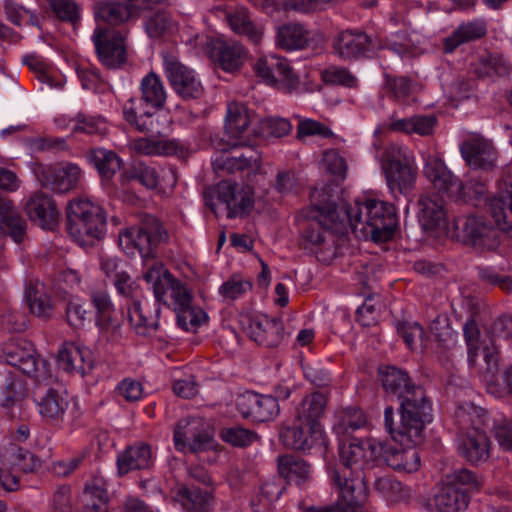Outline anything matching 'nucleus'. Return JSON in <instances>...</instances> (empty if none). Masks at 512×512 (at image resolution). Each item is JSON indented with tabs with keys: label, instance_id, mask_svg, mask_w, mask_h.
Wrapping results in <instances>:
<instances>
[{
	"label": "nucleus",
	"instance_id": "37998d69",
	"mask_svg": "<svg viewBox=\"0 0 512 512\" xmlns=\"http://www.w3.org/2000/svg\"><path fill=\"white\" fill-rule=\"evenodd\" d=\"M160 308L157 307L152 312L148 303L134 301L132 306L128 309V318L131 325L139 334H146L151 330H155L158 326V318Z\"/></svg>",
	"mask_w": 512,
	"mask_h": 512
},
{
	"label": "nucleus",
	"instance_id": "ea45409f",
	"mask_svg": "<svg viewBox=\"0 0 512 512\" xmlns=\"http://www.w3.org/2000/svg\"><path fill=\"white\" fill-rule=\"evenodd\" d=\"M469 498L464 490L443 483V487L433 498L437 512H461L468 507Z\"/></svg>",
	"mask_w": 512,
	"mask_h": 512
},
{
	"label": "nucleus",
	"instance_id": "774afa93",
	"mask_svg": "<svg viewBox=\"0 0 512 512\" xmlns=\"http://www.w3.org/2000/svg\"><path fill=\"white\" fill-rule=\"evenodd\" d=\"M172 27V21L168 14L158 11L150 15L145 21V29L152 38H159Z\"/></svg>",
	"mask_w": 512,
	"mask_h": 512
},
{
	"label": "nucleus",
	"instance_id": "a211bd4d",
	"mask_svg": "<svg viewBox=\"0 0 512 512\" xmlns=\"http://www.w3.org/2000/svg\"><path fill=\"white\" fill-rule=\"evenodd\" d=\"M216 192L218 200L225 205L229 218L242 216L253 208L254 191L249 185L221 181Z\"/></svg>",
	"mask_w": 512,
	"mask_h": 512
},
{
	"label": "nucleus",
	"instance_id": "a19ab883",
	"mask_svg": "<svg viewBox=\"0 0 512 512\" xmlns=\"http://www.w3.org/2000/svg\"><path fill=\"white\" fill-rule=\"evenodd\" d=\"M25 300L30 312L40 318H48L53 313V303L44 292V285L29 281L25 287Z\"/></svg>",
	"mask_w": 512,
	"mask_h": 512
},
{
	"label": "nucleus",
	"instance_id": "4c0bfd02",
	"mask_svg": "<svg viewBox=\"0 0 512 512\" xmlns=\"http://www.w3.org/2000/svg\"><path fill=\"white\" fill-rule=\"evenodd\" d=\"M278 471L288 482H293L297 485L304 484L312 478L311 465L307 461L292 455L278 458Z\"/></svg>",
	"mask_w": 512,
	"mask_h": 512
},
{
	"label": "nucleus",
	"instance_id": "f03ea898",
	"mask_svg": "<svg viewBox=\"0 0 512 512\" xmlns=\"http://www.w3.org/2000/svg\"><path fill=\"white\" fill-rule=\"evenodd\" d=\"M463 335L468 367L483 383L486 392L496 398L512 397V362L504 367L501 373L502 382H499V347L493 342L488 345L482 340L480 328L474 319H469L464 324Z\"/></svg>",
	"mask_w": 512,
	"mask_h": 512
},
{
	"label": "nucleus",
	"instance_id": "f257e3e1",
	"mask_svg": "<svg viewBox=\"0 0 512 512\" xmlns=\"http://www.w3.org/2000/svg\"><path fill=\"white\" fill-rule=\"evenodd\" d=\"M310 201V217L314 221L304 230L303 237L313 246L333 244L335 234H345L348 228L359 239L386 242L398 227L394 207L381 200L363 198L353 204L337 205L323 188L313 190Z\"/></svg>",
	"mask_w": 512,
	"mask_h": 512
},
{
	"label": "nucleus",
	"instance_id": "13d9d810",
	"mask_svg": "<svg viewBox=\"0 0 512 512\" xmlns=\"http://www.w3.org/2000/svg\"><path fill=\"white\" fill-rule=\"evenodd\" d=\"M17 388V377L11 371L0 372V407H9L15 403Z\"/></svg>",
	"mask_w": 512,
	"mask_h": 512
},
{
	"label": "nucleus",
	"instance_id": "7c9ffc66",
	"mask_svg": "<svg viewBox=\"0 0 512 512\" xmlns=\"http://www.w3.org/2000/svg\"><path fill=\"white\" fill-rule=\"evenodd\" d=\"M26 226V221L16 211L12 200L0 197V230L16 243H21L26 235Z\"/></svg>",
	"mask_w": 512,
	"mask_h": 512
},
{
	"label": "nucleus",
	"instance_id": "c85d7f7f",
	"mask_svg": "<svg viewBox=\"0 0 512 512\" xmlns=\"http://www.w3.org/2000/svg\"><path fill=\"white\" fill-rule=\"evenodd\" d=\"M371 47L372 40L361 31H342L336 36L334 41L335 52L343 59L358 58L369 51Z\"/></svg>",
	"mask_w": 512,
	"mask_h": 512
},
{
	"label": "nucleus",
	"instance_id": "6e6d98bb",
	"mask_svg": "<svg viewBox=\"0 0 512 512\" xmlns=\"http://www.w3.org/2000/svg\"><path fill=\"white\" fill-rule=\"evenodd\" d=\"M23 62L32 70L39 81L46 83L51 88L60 87V83L56 81L53 68L48 65L40 56H25Z\"/></svg>",
	"mask_w": 512,
	"mask_h": 512
},
{
	"label": "nucleus",
	"instance_id": "0eeeda50",
	"mask_svg": "<svg viewBox=\"0 0 512 512\" xmlns=\"http://www.w3.org/2000/svg\"><path fill=\"white\" fill-rule=\"evenodd\" d=\"M167 239L166 229L154 217H148L141 226L127 228L119 234V244L124 252L130 256L138 253L143 259L145 271L155 261L157 246Z\"/></svg>",
	"mask_w": 512,
	"mask_h": 512
},
{
	"label": "nucleus",
	"instance_id": "a878e982",
	"mask_svg": "<svg viewBox=\"0 0 512 512\" xmlns=\"http://www.w3.org/2000/svg\"><path fill=\"white\" fill-rule=\"evenodd\" d=\"M403 448L398 449L394 444L381 442L383 448L380 457L388 466L396 471L407 473L415 472L420 467V455L414 448L416 445L400 444Z\"/></svg>",
	"mask_w": 512,
	"mask_h": 512
},
{
	"label": "nucleus",
	"instance_id": "473e14b6",
	"mask_svg": "<svg viewBox=\"0 0 512 512\" xmlns=\"http://www.w3.org/2000/svg\"><path fill=\"white\" fill-rule=\"evenodd\" d=\"M418 205L419 222L425 230H433L445 225L446 212L441 199L430 195H422Z\"/></svg>",
	"mask_w": 512,
	"mask_h": 512
},
{
	"label": "nucleus",
	"instance_id": "412c9836",
	"mask_svg": "<svg viewBox=\"0 0 512 512\" xmlns=\"http://www.w3.org/2000/svg\"><path fill=\"white\" fill-rule=\"evenodd\" d=\"M460 151L466 163L474 169L490 170L495 167L496 150L478 134L470 135L463 141Z\"/></svg>",
	"mask_w": 512,
	"mask_h": 512
},
{
	"label": "nucleus",
	"instance_id": "cd10ccee",
	"mask_svg": "<svg viewBox=\"0 0 512 512\" xmlns=\"http://www.w3.org/2000/svg\"><path fill=\"white\" fill-rule=\"evenodd\" d=\"M488 207L500 229L512 228V179L499 183L497 192L489 199Z\"/></svg>",
	"mask_w": 512,
	"mask_h": 512
},
{
	"label": "nucleus",
	"instance_id": "aec40b11",
	"mask_svg": "<svg viewBox=\"0 0 512 512\" xmlns=\"http://www.w3.org/2000/svg\"><path fill=\"white\" fill-rule=\"evenodd\" d=\"M424 174L433 184L434 188L449 198L452 195H459L463 189L474 188L472 184L463 185L453 173L446 167L444 161L435 156H429L424 166Z\"/></svg>",
	"mask_w": 512,
	"mask_h": 512
},
{
	"label": "nucleus",
	"instance_id": "5fc2aeb1",
	"mask_svg": "<svg viewBox=\"0 0 512 512\" xmlns=\"http://www.w3.org/2000/svg\"><path fill=\"white\" fill-rule=\"evenodd\" d=\"M174 312L177 315V324L185 331L195 330L207 320L206 312L194 306L193 302Z\"/></svg>",
	"mask_w": 512,
	"mask_h": 512
},
{
	"label": "nucleus",
	"instance_id": "de8ad7c7",
	"mask_svg": "<svg viewBox=\"0 0 512 512\" xmlns=\"http://www.w3.org/2000/svg\"><path fill=\"white\" fill-rule=\"evenodd\" d=\"M258 160L257 153L251 148H247L245 152L234 149L233 155L224 153L215 159L214 164L217 168L235 172L257 165Z\"/></svg>",
	"mask_w": 512,
	"mask_h": 512
},
{
	"label": "nucleus",
	"instance_id": "dca6fc26",
	"mask_svg": "<svg viewBox=\"0 0 512 512\" xmlns=\"http://www.w3.org/2000/svg\"><path fill=\"white\" fill-rule=\"evenodd\" d=\"M164 69L175 92L184 99H196L203 94V86L194 71L175 57H164Z\"/></svg>",
	"mask_w": 512,
	"mask_h": 512
},
{
	"label": "nucleus",
	"instance_id": "393cba45",
	"mask_svg": "<svg viewBox=\"0 0 512 512\" xmlns=\"http://www.w3.org/2000/svg\"><path fill=\"white\" fill-rule=\"evenodd\" d=\"M29 219L44 229L52 230L58 223L59 213L54 200L43 193H34L25 203Z\"/></svg>",
	"mask_w": 512,
	"mask_h": 512
},
{
	"label": "nucleus",
	"instance_id": "69168bd1",
	"mask_svg": "<svg viewBox=\"0 0 512 512\" xmlns=\"http://www.w3.org/2000/svg\"><path fill=\"white\" fill-rule=\"evenodd\" d=\"M324 82L333 85H342L354 88L358 84L357 78L346 68L331 66L322 72Z\"/></svg>",
	"mask_w": 512,
	"mask_h": 512
},
{
	"label": "nucleus",
	"instance_id": "0e129e2a",
	"mask_svg": "<svg viewBox=\"0 0 512 512\" xmlns=\"http://www.w3.org/2000/svg\"><path fill=\"white\" fill-rule=\"evenodd\" d=\"M138 104L139 101L135 98H130L125 102L123 105V116L125 120L131 125L134 126L138 131L140 132H147L150 131L151 128H149V125L147 124V120L144 119V117H151V114L148 112H145L138 115Z\"/></svg>",
	"mask_w": 512,
	"mask_h": 512
},
{
	"label": "nucleus",
	"instance_id": "052dcab7",
	"mask_svg": "<svg viewBox=\"0 0 512 512\" xmlns=\"http://www.w3.org/2000/svg\"><path fill=\"white\" fill-rule=\"evenodd\" d=\"M252 289V283L240 276L233 275L219 287V294L227 300H235Z\"/></svg>",
	"mask_w": 512,
	"mask_h": 512
},
{
	"label": "nucleus",
	"instance_id": "8fccbe9b",
	"mask_svg": "<svg viewBox=\"0 0 512 512\" xmlns=\"http://www.w3.org/2000/svg\"><path fill=\"white\" fill-rule=\"evenodd\" d=\"M511 64L499 54H486L479 58L475 65V73L480 78L504 76L509 74Z\"/></svg>",
	"mask_w": 512,
	"mask_h": 512
},
{
	"label": "nucleus",
	"instance_id": "09e8293b",
	"mask_svg": "<svg viewBox=\"0 0 512 512\" xmlns=\"http://www.w3.org/2000/svg\"><path fill=\"white\" fill-rule=\"evenodd\" d=\"M92 368V353L87 347L66 344V372L84 376Z\"/></svg>",
	"mask_w": 512,
	"mask_h": 512
},
{
	"label": "nucleus",
	"instance_id": "680f3d73",
	"mask_svg": "<svg viewBox=\"0 0 512 512\" xmlns=\"http://www.w3.org/2000/svg\"><path fill=\"white\" fill-rule=\"evenodd\" d=\"M220 436L226 443L237 447H246L257 439L254 432L238 426L223 428Z\"/></svg>",
	"mask_w": 512,
	"mask_h": 512
},
{
	"label": "nucleus",
	"instance_id": "f3484780",
	"mask_svg": "<svg viewBox=\"0 0 512 512\" xmlns=\"http://www.w3.org/2000/svg\"><path fill=\"white\" fill-rule=\"evenodd\" d=\"M131 180H138L147 189H166L176 185L177 178L170 167L153 166L145 163L135 164L129 171L120 175L123 185Z\"/></svg>",
	"mask_w": 512,
	"mask_h": 512
},
{
	"label": "nucleus",
	"instance_id": "9b49d317",
	"mask_svg": "<svg viewBox=\"0 0 512 512\" xmlns=\"http://www.w3.org/2000/svg\"><path fill=\"white\" fill-rule=\"evenodd\" d=\"M280 439L285 447L293 450L308 452L316 449L322 455L327 452L328 441L323 427L296 418L293 425L281 429Z\"/></svg>",
	"mask_w": 512,
	"mask_h": 512
},
{
	"label": "nucleus",
	"instance_id": "e433bc0d",
	"mask_svg": "<svg viewBox=\"0 0 512 512\" xmlns=\"http://www.w3.org/2000/svg\"><path fill=\"white\" fill-rule=\"evenodd\" d=\"M310 39V32L300 23L280 25L276 31V44L285 50L304 48Z\"/></svg>",
	"mask_w": 512,
	"mask_h": 512
},
{
	"label": "nucleus",
	"instance_id": "bb28decb",
	"mask_svg": "<svg viewBox=\"0 0 512 512\" xmlns=\"http://www.w3.org/2000/svg\"><path fill=\"white\" fill-rule=\"evenodd\" d=\"M225 20L230 29L237 35L245 37L254 45H260L264 39L265 28L251 19L249 11L244 7L227 11Z\"/></svg>",
	"mask_w": 512,
	"mask_h": 512
},
{
	"label": "nucleus",
	"instance_id": "3c124183",
	"mask_svg": "<svg viewBox=\"0 0 512 512\" xmlns=\"http://www.w3.org/2000/svg\"><path fill=\"white\" fill-rule=\"evenodd\" d=\"M384 90L393 99L404 101L417 89V84L407 76L385 74Z\"/></svg>",
	"mask_w": 512,
	"mask_h": 512
},
{
	"label": "nucleus",
	"instance_id": "7ed1b4c3",
	"mask_svg": "<svg viewBox=\"0 0 512 512\" xmlns=\"http://www.w3.org/2000/svg\"><path fill=\"white\" fill-rule=\"evenodd\" d=\"M432 405L423 387L406 390L401 397L400 422L394 425V410H384V423L392 441L396 444L419 445L424 440V429L432 421Z\"/></svg>",
	"mask_w": 512,
	"mask_h": 512
},
{
	"label": "nucleus",
	"instance_id": "f8f14e48",
	"mask_svg": "<svg viewBox=\"0 0 512 512\" xmlns=\"http://www.w3.org/2000/svg\"><path fill=\"white\" fill-rule=\"evenodd\" d=\"M449 233L457 241L475 247L493 249L498 244L497 232L480 217H457L452 222Z\"/></svg>",
	"mask_w": 512,
	"mask_h": 512
},
{
	"label": "nucleus",
	"instance_id": "f704fd0d",
	"mask_svg": "<svg viewBox=\"0 0 512 512\" xmlns=\"http://www.w3.org/2000/svg\"><path fill=\"white\" fill-rule=\"evenodd\" d=\"M486 32L487 26L483 20L477 19L462 23L450 36L444 39V50L451 53L464 43L482 38Z\"/></svg>",
	"mask_w": 512,
	"mask_h": 512
},
{
	"label": "nucleus",
	"instance_id": "b1692460",
	"mask_svg": "<svg viewBox=\"0 0 512 512\" xmlns=\"http://www.w3.org/2000/svg\"><path fill=\"white\" fill-rule=\"evenodd\" d=\"M247 57V49L239 42L221 39L211 41V58L226 72L239 70Z\"/></svg>",
	"mask_w": 512,
	"mask_h": 512
},
{
	"label": "nucleus",
	"instance_id": "4468645a",
	"mask_svg": "<svg viewBox=\"0 0 512 512\" xmlns=\"http://www.w3.org/2000/svg\"><path fill=\"white\" fill-rule=\"evenodd\" d=\"M97 56L103 66L118 69L127 60L125 36L115 30L97 27L92 36Z\"/></svg>",
	"mask_w": 512,
	"mask_h": 512
},
{
	"label": "nucleus",
	"instance_id": "c9c22d12",
	"mask_svg": "<svg viewBox=\"0 0 512 512\" xmlns=\"http://www.w3.org/2000/svg\"><path fill=\"white\" fill-rule=\"evenodd\" d=\"M214 487L201 489L182 485L178 489L177 496L182 505L195 512H208L214 502Z\"/></svg>",
	"mask_w": 512,
	"mask_h": 512
},
{
	"label": "nucleus",
	"instance_id": "49530a36",
	"mask_svg": "<svg viewBox=\"0 0 512 512\" xmlns=\"http://www.w3.org/2000/svg\"><path fill=\"white\" fill-rule=\"evenodd\" d=\"M89 159L104 180H111L121 168V159L112 150L93 149L90 151Z\"/></svg>",
	"mask_w": 512,
	"mask_h": 512
},
{
	"label": "nucleus",
	"instance_id": "c756f323",
	"mask_svg": "<svg viewBox=\"0 0 512 512\" xmlns=\"http://www.w3.org/2000/svg\"><path fill=\"white\" fill-rule=\"evenodd\" d=\"M84 512H108L107 481L103 475L94 474L84 486Z\"/></svg>",
	"mask_w": 512,
	"mask_h": 512
},
{
	"label": "nucleus",
	"instance_id": "9d476101",
	"mask_svg": "<svg viewBox=\"0 0 512 512\" xmlns=\"http://www.w3.org/2000/svg\"><path fill=\"white\" fill-rule=\"evenodd\" d=\"M381 163L391 191L397 190L401 194L411 191L415 185L417 168L409 161L401 147L396 145L386 147Z\"/></svg>",
	"mask_w": 512,
	"mask_h": 512
},
{
	"label": "nucleus",
	"instance_id": "4d7b16f0",
	"mask_svg": "<svg viewBox=\"0 0 512 512\" xmlns=\"http://www.w3.org/2000/svg\"><path fill=\"white\" fill-rule=\"evenodd\" d=\"M259 130L263 137L280 138L291 132L292 124L286 118L267 117L260 121Z\"/></svg>",
	"mask_w": 512,
	"mask_h": 512
},
{
	"label": "nucleus",
	"instance_id": "58836bf2",
	"mask_svg": "<svg viewBox=\"0 0 512 512\" xmlns=\"http://www.w3.org/2000/svg\"><path fill=\"white\" fill-rule=\"evenodd\" d=\"M252 113L245 104L231 102L227 105L225 131L232 138L242 136L250 127Z\"/></svg>",
	"mask_w": 512,
	"mask_h": 512
},
{
	"label": "nucleus",
	"instance_id": "a18cd8bd",
	"mask_svg": "<svg viewBox=\"0 0 512 512\" xmlns=\"http://www.w3.org/2000/svg\"><path fill=\"white\" fill-rule=\"evenodd\" d=\"M379 377L382 386L386 392L397 394L400 398L406 394V390L416 388L408 374L394 366L381 367L379 369Z\"/></svg>",
	"mask_w": 512,
	"mask_h": 512
},
{
	"label": "nucleus",
	"instance_id": "338daca9",
	"mask_svg": "<svg viewBox=\"0 0 512 512\" xmlns=\"http://www.w3.org/2000/svg\"><path fill=\"white\" fill-rule=\"evenodd\" d=\"M443 483L448 486L463 490L464 487L478 489L479 483L476 476L468 469L461 468L445 475Z\"/></svg>",
	"mask_w": 512,
	"mask_h": 512
},
{
	"label": "nucleus",
	"instance_id": "864d4df0",
	"mask_svg": "<svg viewBox=\"0 0 512 512\" xmlns=\"http://www.w3.org/2000/svg\"><path fill=\"white\" fill-rule=\"evenodd\" d=\"M68 126L72 134H105L107 125L102 117L87 116L79 114L75 119L69 121Z\"/></svg>",
	"mask_w": 512,
	"mask_h": 512
},
{
	"label": "nucleus",
	"instance_id": "2eb2a0df",
	"mask_svg": "<svg viewBox=\"0 0 512 512\" xmlns=\"http://www.w3.org/2000/svg\"><path fill=\"white\" fill-rule=\"evenodd\" d=\"M212 437L200 419L189 418L178 422L174 430L175 448L181 452L197 453L211 447Z\"/></svg>",
	"mask_w": 512,
	"mask_h": 512
},
{
	"label": "nucleus",
	"instance_id": "72a5a7b5",
	"mask_svg": "<svg viewBox=\"0 0 512 512\" xmlns=\"http://www.w3.org/2000/svg\"><path fill=\"white\" fill-rule=\"evenodd\" d=\"M328 404L326 394L316 391L303 397L300 404L296 407L295 418L297 421H305L315 426H322V418L325 408Z\"/></svg>",
	"mask_w": 512,
	"mask_h": 512
},
{
	"label": "nucleus",
	"instance_id": "4be33fe9",
	"mask_svg": "<svg viewBox=\"0 0 512 512\" xmlns=\"http://www.w3.org/2000/svg\"><path fill=\"white\" fill-rule=\"evenodd\" d=\"M91 303L96 310V325L101 337L108 342H117L121 336V327L112 317L114 305L109 294L103 290L94 291Z\"/></svg>",
	"mask_w": 512,
	"mask_h": 512
},
{
	"label": "nucleus",
	"instance_id": "603ef678",
	"mask_svg": "<svg viewBox=\"0 0 512 512\" xmlns=\"http://www.w3.org/2000/svg\"><path fill=\"white\" fill-rule=\"evenodd\" d=\"M338 491L339 500L330 507H303V512H362L357 503L364 499L366 495L353 493L351 496L344 495L341 484H333Z\"/></svg>",
	"mask_w": 512,
	"mask_h": 512
},
{
	"label": "nucleus",
	"instance_id": "6e6552de",
	"mask_svg": "<svg viewBox=\"0 0 512 512\" xmlns=\"http://www.w3.org/2000/svg\"><path fill=\"white\" fill-rule=\"evenodd\" d=\"M143 279L152 285L156 301L173 311L193 302V294L188 285L174 277L160 261H154L143 272Z\"/></svg>",
	"mask_w": 512,
	"mask_h": 512
},
{
	"label": "nucleus",
	"instance_id": "5701e85b",
	"mask_svg": "<svg viewBox=\"0 0 512 512\" xmlns=\"http://www.w3.org/2000/svg\"><path fill=\"white\" fill-rule=\"evenodd\" d=\"M245 331L256 343L266 347H277L284 337L282 321L267 315L250 318Z\"/></svg>",
	"mask_w": 512,
	"mask_h": 512
},
{
	"label": "nucleus",
	"instance_id": "6ab92c4d",
	"mask_svg": "<svg viewBox=\"0 0 512 512\" xmlns=\"http://www.w3.org/2000/svg\"><path fill=\"white\" fill-rule=\"evenodd\" d=\"M239 413L254 422H265L273 419L279 413L276 398L255 392H245L237 399Z\"/></svg>",
	"mask_w": 512,
	"mask_h": 512
},
{
	"label": "nucleus",
	"instance_id": "bf43d9fd",
	"mask_svg": "<svg viewBox=\"0 0 512 512\" xmlns=\"http://www.w3.org/2000/svg\"><path fill=\"white\" fill-rule=\"evenodd\" d=\"M366 424L364 412L357 407L342 409L338 414L337 427L343 432L357 430Z\"/></svg>",
	"mask_w": 512,
	"mask_h": 512
},
{
	"label": "nucleus",
	"instance_id": "2f4dec72",
	"mask_svg": "<svg viewBox=\"0 0 512 512\" xmlns=\"http://www.w3.org/2000/svg\"><path fill=\"white\" fill-rule=\"evenodd\" d=\"M64 386L56 380L53 386L45 389L36 399L39 413L48 421L57 420L64 412Z\"/></svg>",
	"mask_w": 512,
	"mask_h": 512
},
{
	"label": "nucleus",
	"instance_id": "e2e57ef3",
	"mask_svg": "<svg viewBox=\"0 0 512 512\" xmlns=\"http://www.w3.org/2000/svg\"><path fill=\"white\" fill-rule=\"evenodd\" d=\"M318 136L321 138H331L334 136L333 131L320 121L304 118L300 119L297 125V138Z\"/></svg>",
	"mask_w": 512,
	"mask_h": 512
},
{
	"label": "nucleus",
	"instance_id": "1a4fd4ad",
	"mask_svg": "<svg viewBox=\"0 0 512 512\" xmlns=\"http://www.w3.org/2000/svg\"><path fill=\"white\" fill-rule=\"evenodd\" d=\"M0 361L16 367L40 383L51 379L48 362L41 358L33 344L26 339H11L0 349Z\"/></svg>",
	"mask_w": 512,
	"mask_h": 512
},
{
	"label": "nucleus",
	"instance_id": "c03bdc74",
	"mask_svg": "<svg viewBox=\"0 0 512 512\" xmlns=\"http://www.w3.org/2000/svg\"><path fill=\"white\" fill-rule=\"evenodd\" d=\"M141 100L154 109L163 108L167 94L163 82L154 72L148 73L140 83Z\"/></svg>",
	"mask_w": 512,
	"mask_h": 512
},
{
	"label": "nucleus",
	"instance_id": "423d86ee",
	"mask_svg": "<svg viewBox=\"0 0 512 512\" xmlns=\"http://www.w3.org/2000/svg\"><path fill=\"white\" fill-rule=\"evenodd\" d=\"M106 226L107 216L103 207L89 198H75L66 207V230L79 245H84L86 236L102 238Z\"/></svg>",
	"mask_w": 512,
	"mask_h": 512
},
{
	"label": "nucleus",
	"instance_id": "20e7f679",
	"mask_svg": "<svg viewBox=\"0 0 512 512\" xmlns=\"http://www.w3.org/2000/svg\"><path fill=\"white\" fill-rule=\"evenodd\" d=\"M381 441L376 439H353L339 448L341 464L330 470L333 484H341L344 495L367 494L365 469L380 458Z\"/></svg>",
	"mask_w": 512,
	"mask_h": 512
},
{
	"label": "nucleus",
	"instance_id": "ddd939ff",
	"mask_svg": "<svg viewBox=\"0 0 512 512\" xmlns=\"http://www.w3.org/2000/svg\"><path fill=\"white\" fill-rule=\"evenodd\" d=\"M257 77L268 85L291 92L299 84V78L294 73L290 62L281 56L267 55L260 57L253 64Z\"/></svg>",
	"mask_w": 512,
	"mask_h": 512
},
{
	"label": "nucleus",
	"instance_id": "79ce46f5",
	"mask_svg": "<svg viewBox=\"0 0 512 512\" xmlns=\"http://www.w3.org/2000/svg\"><path fill=\"white\" fill-rule=\"evenodd\" d=\"M151 463V449L146 444L131 446L117 458L120 474H127L131 470L148 468Z\"/></svg>",
	"mask_w": 512,
	"mask_h": 512
},
{
	"label": "nucleus",
	"instance_id": "39448f33",
	"mask_svg": "<svg viewBox=\"0 0 512 512\" xmlns=\"http://www.w3.org/2000/svg\"><path fill=\"white\" fill-rule=\"evenodd\" d=\"M454 420L459 428L460 454L471 463L487 461L491 449V442L486 434L490 423L487 411L472 403H465L456 408Z\"/></svg>",
	"mask_w": 512,
	"mask_h": 512
}]
</instances>
